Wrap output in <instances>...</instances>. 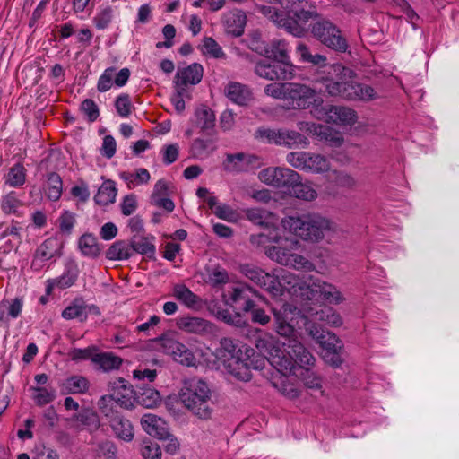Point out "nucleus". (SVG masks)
Returning a JSON list of instances; mask_svg holds the SVG:
<instances>
[{"mask_svg":"<svg viewBox=\"0 0 459 459\" xmlns=\"http://www.w3.org/2000/svg\"><path fill=\"white\" fill-rule=\"evenodd\" d=\"M275 331L285 337L286 342L271 333L260 332L255 345L269 363L284 377L296 375L297 365L300 368L313 367L315 358L305 346L294 338V321L300 311L295 306L285 303L280 309H273Z\"/></svg>","mask_w":459,"mask_h":459,"instance_id":"f257e3e1","label":"nucleus"},{"mask_svg":"<svg viewBox=\"0 0 459 459\" xmlns=\"http://www.w3.org/2000/svg\"><path fill=\"white\" fill-rule=\"evenodd\" d=\"M250 243L262 248L269 259L279 264L307 272L315 270L311 261L295 253L300 247V242L297 238L283 236L279 228L268 233L251 235Z\"/></svg>","mask_w":459,"mask_h":459,"instance_id":"f03ea898","label":"nucleus"},{"mask_svg":"<svg viewBox=\"0 0 459 459\" xmlns=\"http://www.w3.org/2000/svg\"><path fill=\"white\" fill-rule=\"evenodd\" d=\"M281 227L304 241L318 243L324 239L325 232H336L337 225L319 213H304L287 216L281 221Z\"/></svg>","mask_w":459,"mask_h":459,"instance_id":"7ed1b4c3","label":"nucleus"},{"mask_svg":"<svg viewBox=\"0 0 459 459\" xmlns=\"http://www.w3.org/2000/svg\"><path fill=\"white\" fill-rule=\"evenodd\" d=\"M179 399L184 406L195 417L207 420L212 418L213 409L212 391L206 382L193 377L184 382L179 392Z\"/></svg>","mask_w":459,"mask_h":459,"instance_id":"20e7f679","label":"nucleus"},{"mask_svg":"<svg viewBox=\"0 0 459 459\" xmlns=\"http://www.w3.org/2000/svg\"><path fill=\"white\" fill-rule=\"evenodd\" d=\"M311 34L327 48L345 53L349 44L341 30L332 22L325 19H317L311 26Z\"/></svg>","mask_w":459,"mask_h":459,"instance_id":"39448f33","label":"nucleus"},{"mask_svg":"<svg viewBox=\"0 0 459 459\" xmlns=\"http://www.w3.org/2000/svg\"><path fill=\"white\" fill-rule=\"evenodd\" d=\"M286 102L293 108H312L311 113L315 116L316 109L323 104V99L314 89L306 84L289 82Z\"/></svg>","mask_w":459,"mask_h":459,"instance_id":"423d86ee","label":"nucleus"},{"mask_svg":"<svg viewBox=\"0 0 459 459\" xmlns=\"http://www.w3.org/2000/svg\"><path fill=\"white\" fill-rule=\"evenodd\" d=\"M310 275L299 276L290 272L281 270V273L274 276L277 284H271L269 293L274 297L283 294L284 291L292 295H299L305 299L303 292H307L309 289L308 277Z\"/></svg>","mask_w":459,"mask_h":459,"instance_id":"0eeeda50","label":"nucleus"},{"mask_svg":"<svg viewBox=\"0 0 459 459\" xmlns=\"http://www.w3.org/2000/svg\"><path fill=\"white\" fill-rule=\"evenodd\" d=\"M336 78H326L324 80L325 91L332 97H340L350 100L352 96V82L355 73L345 66L336 65L333 66Z\"/></svg>","mask_w":459,"mask_h":459,"instance_id":"6e6552de","label":"nucleus"},{"mask_svg":"<svg viewBox=\"0 0 459 459\" xmlns=\"http://www.w3.org/2000/svg\"><path fill=\"white\" fill-rule=\"evenodd\" d=\"M286 160L291 167L307 172L323 173L330 169V162L325 156L308 152H289Z\"/></svg>","mask_w":459,"mask_h":459,"instance_id":"1a4fd4ad","label":"nucleus"},{"mask_svg":"<svg viewBox=\"0 0 459 459\" xmlns=\"http://www.w3.org/2000/svg\"><path fill=\"white\" fill-rule=\"evenodd\" d=\"M258 178L267 186L286 188L289 191L294 183L301 179V177L298 172L289 168L268 167L259 172Z\"/></svg>","mask_w":459,"mask_h":459,"instance_id":"9d476101","label":"nucleus"},{"mask_svg":"<svg viewBox=\"0 0 459 459\" xmlns=\"http://www.w3.org/2000/svg\"><path fill=\"white\" fill-rule=\"evenodd\" d=\"M308 284L309 289L307 292H303L306 299L311 300L319 297L323 300L333 305H339L345 299L336 286L319 278L309 276Z\"/></svg>","mask_w":459,"mask_h":459,"instance_id":"9b49d317","label":"nucleus"},{"mask_svg":"<svg viewBox=\"0 0 459 459\" xmlns=\"http://www.w3.org/2000/svg\"><path fill=\"white\" fill-rule=\"evenodd\" d=\"M256 9L278 27L283 28L289 33L296 37H302L304 35L301 25L298 24L293 14L287 10L282 8L281 11H279L274 7L267 5H257Z\"/></svg>","mask_w":459,"mask_h":459,"instance_id":"f8f14e48","label":"nucleus"},{"mask_svg":"<svg viewBox=\"0 0 459 459\" xmlns=\"http://www.w3.org/2000/svg\"><path fill=\"white\" fill-rule=\"evenodd\" d=\"M100 408L117 438L126 442H130L134 439V427L128 419L106 405H100Z\"/></svg>","mask_w":459,"mask_h":459,"instance_id":"ddd939ff","label":"nucleus"},{"mask_svg":"<svg viewBox=\"0 0 459 459\" xmlns=\"http://www.w3.org/2000/svg\"><path fill=\"white\" fill-rule=\"evenodd\" d=\"M62 247L63 243L56 237L45 239L34 253L31 268L37 272L42 270L47 262L61 255Z\"/></svg>","mask_w":459,"mask_h":459,"instance_id":"4468645a","label":"nucleus"},{"mask_svg":"<svg viewBox=\"0 0 459 459\" xmlns=\"http://www.w3.org/2000/svg\"><path fill=\"white\" fill-rule=\"evenodd\" d=\"M315 117L319 120L338 125H353L357 120L356 112L347 107L323 105L316 109Z\"/></svg>","mask_w":459,"mask_h":459,"instance_id":"2eb2a0df","label":"nucleus"},{"mask_svg":"<svg viewBox=\"0 0 459 459\" xmlns=\"http://www.w3.org/2000/svg\"><path fill=\"white\" fill-rule=\"evenodd\" d=\"M275 4L281 5V8L287 10L293 14L299 25L303 29V34L306 30V25L309 21H314L318 18V13L316 11L305 10V5L307 0H273Z\"/></svg>","mask_w":459,"mask_h":459,"instance_id":"dca6fc26","label":"nucleus"},{"mask_svg":"<svg viewBox=\"0 0 459 459\" xmlns=\"http://www.w3.org/2000/svg\"><path fill=\"white\" fill-rule=\"evenodd\" d=\"M255 73L259 77L271 81L288 80L293 77L294 69L291 66L280 65L277 62L270 63L263 60L255 65Z\"/></svg>","mask_w":459,"mask_h":459,"instance_id":"f3484780","label":"nucleus"},{"mask_svg":"<svg viewBox=\"0 0 459 459\" xmlns=\"http://www.w3.org/2000/svg\"><path fill=\"white\" fill-rule=\"evenodd\" d=\"M130 75L131 72L126 67L120 69L118 72H117V69L113 66L108 67L99 77L97 90L100 92H106L109 91L113 85L119 88L123 87L127 83Z\"/></svg>","mask_w":459,"mask_h":459,"instance_id":"a211bd4d","label":"nucleus"},{"mask_svg":"<svg viewBox=\"0 0 459 459\" xmlns=\"http://www.w3.org/2000/svg\"><path fill=\"white\" fill-rule=\"evenodd\" d=\"M176 325L185 333L201 336L212 334L216 330L214 324L199 316L179 317L177 319Z\"/></svg>","mask_w":459,"mask_h":459,"instance_id":"6ab92c4d","label":"nucleus"},{"mask_svg":"<svg viewBox=\"0 0 459 459\" xmlns=\"http://www.w3.org/2000/svg\"><path fill=\"white\" fill-rule=\"evenodd\" d=\"M110 394L103 396L100 399V403H104L107 399L113 400L116 403L126 409H130L134 406V394L130 386H127L126 381L119 378L110 385Z\"/></svg>","mask_w":459,"mask_h":459,"instance_id":"aec40b11","label":"nucleus"},{"mask_svg":"<svg viewBox=\"0 0 459 459\" xmlns=\"http://www.w3.org/2000/svg\"><path fill=\"white\" fill-rule=\"evenodd\" d=\"M79 276V268L74 261L65 264L63 273L54 279H48L46 285V292L50 294L53 290H65L73 286Z\"/></svg>","mask_w":459,"mask_h":459,"instance_id":"412c9836","label":"nucleus"},{"mask_svg":"<svg viewBox=\"0 0 459 459\" xmlns=\"http://www.w3.org/2000/svg\"><path fill=\"white\" fill-rule=\"evenodd\" d=\"M247 16L244 12L233 9L225 12L221 17V23L227 34L239 37L244 33Z\"/></svg>","mask_w":459,"mask_h":459,"instance_id":"4be33fe9","label":"nucleus"},{"mask_svg":"<svg viewBox=\"0 0 459 459\" xmlns=\"http://www.w3.org/2000/svg\"><path fill=\"white\" fill-rule=\"evenodd\" d=\"M248 221L255 225L264 227L270 232L279 228V218L273 212L262 208H248L245 210Z\"/></svg>","mask_w":459,"mask_h":459,"instance_id":"5701e85b","label":"nucleus"},{"mask_svg":"<svg viewBox=\"0 0 459 459\" xmlns=\"http://www.w3.org/2000/svg\"><path fill=\"white\" fill-rule=\"evenodd\" d=\"M204 74V68L198 63H193L187 67L179 69L175 76L174 87L186 89L187 85L198 84Z\"/></svg>","mask_w":459,"mask_h":459,"instance_id":"b1692460","label":"nucleus"},{"mask_svg":"<svg viewBox=\"0 0 459 459\" xmlns=\"http://www.w3.org/2000/svg\"><path fill=\"white\" fill-rule=\"evenodd\" d=\"M141 425L143 430L150 436L159 439H165L169 437V427L167 422L160 417L147 413L141 418Z\"/></svg>","mask_w":459,"mask_h":459,"instance_id":"393cba45","label":"nucleus"},{"mask_svg":"<svg viewBox=\"0 0 459 459\" xmlns=\"http://www.w3.org/2000/svg\"><path fill=\"white\" fill-rule=\"evenodd\" d=\"M239 271L245 277H247L257 286L264 288L268 292L269 287L272 283L277 284L273 274L265 273L264 270L257 266L247 264H242L240 265Z\"/></svg>","mask_w":459,"mask_h":459,"instance_id":"a878e982","label":"nucleus"},{"mask_svg":"<svg viewBox=\"0 0 459 459\" xmlns=\"http://www.w3.org/2000/svg\"><path fill=\"white\" fill-rule=\"evenodd\" d=\"M267 57L273 59L280 65H286L294 69L289 56L288 43L284 39H273L264 48Z\"/></svg>","mask_w":459,"mask_h":459,"instance_id":"bb28decb","label":"nucleus"},{"mask_svg":"<svg viewBox=\"0 0 459 459\" xmlns=\"http://www.w3.org/2000/svg\"><path fill=\"white\" fill-rule=\"evenodd\" d=\"M172 295L176 299L190 309L198 310L202 308L204 305L203 299L185 284H175L172 288Z\"/></svg>","mask_w":459,"mask_h":459,"instance_id":"cd10ccee","label":"nucleus"},{"mask_svg":"<svg viewBox=\"0 0 459 459\" xmlns=\"http://www.w3.org/2000/svg\"><path fill=\"white\" fill-rule=\"evenodd\" d=\"M225 93L229 100L240 106L247 105L253 97L248 86L237 82H230Z\"/></svg>","mask_w":459,"mask_h":459,"instance_id":"c85d7f7f","label":"nucleus"},{"mask_svg":"<svg viewBox=\"0 0 459 459\" xmlns=\"http://www.w3.org/2000/svg\"><path fill=\"white\" fill-rule=\"evenodd\" d=\"M278 139V145L287 148L297 146L307 147L308 145V140L306 136L297 131L286 128H280Z\"/></svg>","mask_w":459,"mask_h":459,"instance_id":"c756f323","label":"nucleus"},{"mask_svg":"<svg viewBox=\"0 0 459 459\" xmlns=\"http://www.w3.org/2000/svg\"><path fill=\"white\" fill-rule=\"evenodd\" d=\"M27 170L22 163L13 165L4 176V184L10 187H20L26 182Z\"/></svg>","mask_w":459,"mask_h":459,"instance_id":"7c9ffc66","label":"nucleus"},{"mask_svg":"<svg viewBox=\"0 0 459 459\" xmlns=\"http://www.w3.org/2000/svg\"><path fill=\"white\" fill-rule=\"evenodd\" d=\"M60 388L64 394H83L89 388V382L84 377L72 376L60 384Z\"/></svg>","mask_w":459,"mask_h":459,"instance_id":"2f4dec72","label":"nucleus"},{"mask_svg":"<svg viewBox=\"0 0 459 459\" xmlns=\"http://www.w3.org/2000/svg\"><path fill=\"white\" fill-rule=\"evenodd\" d=\"M23 307V299L15 298L3 301L0 304V321L6 322L10 318L15 319L21 316Z\"/></svg>","mask_w":459,"mask_h":459,"instance_id":"473e14b6","label":"nucleus"},{"mask_svg":"<svg viewBox=\"0 0 459 459\" xmlns=\"http://www.w3.org/2000/svg\"><path fill=\"white\" fill-rule=\"evenodd\" d=\"M120 178L126 184L129 189H133L138 186L147 184L151 179V175L146 169L139 168L134 172H121Z\"/></svg>","mask_w":459,"mask_h":459,"instance_id":"72a5a7b5","label":"nucleus"},{"mask_svg":"<svg viewBox=\"0 0 459 459\" xmlns=\"http://www.w3.org/2000/svg\"><path fill=\"white\" fill-rule=\"evenodd\" d=\"M117 194L114 181L107 180L99 187L94 201L100 205L106 206L115 202Z\"/></svg>","mask_w":459,"mask_h":459,"instance_id":"f704fd0d","label":"nucleus"},{"mask_svg":"<svg viewBox=\"0 0 459 459\" xmlns=\"http://www.w3.org/2000/svg\"><path fill=\"white\" fill-rule=\"evenodd\" d=\"M204 281L212 287H218L229 282L230 276L228 272L220 265L209 266L205 268Z\"/></svg>","mask_w":459,"mask_h":459,"instance_id":"c9c22d12","label":"nucleus"},{"mask_svg":"<svg viewBox=\"0 0 459 459\" xmlns=\"http://www.w3.org/2000/svg\"><path fill=\"white\" fill-rule=\"evenodd\" d=\"M255 351L247 345H240L238 351L233 358V361L239 367L246 369L258 368L257 361H255Z\"/></svg>","mask_w":459,"mask_h":459,"instance_id":"e433bc0d","label":"nucleus"},{"mask_svg":"<svg viewBox=\"0 0 459 459\" xmlns=\"http://www.w3.org/2000/svg\"><path fill=\"white\" fill-rule=\"evenodd\" d=\"M196 125L203 131L210 134L215 126V115L213 111L206 107L202 106L195 110Z\"/></svg>","mask_w":459,"mask_h":459,"instance_id":"4c0bfd02","label":"nucleus"},{"mask_svg":"<svg viewBox=\"0 0 459 459\" xmlns=\"http://www.w3.org/2000/svg\"><path fill=\"white\" fill-rule=\"evenodd\" d=\"M86 302L82 298H75L62 312V317L66 320L78 319L85 322Z\"/></svg>","mask_w":459,"mask_h":459,"instance_id":"58836bf2","label":"nucleus"},{"mask_svg":"<svg viewBox=\"0 0 459 459\" xmlns=\"http://www.w3.org/2000/svg\"><path fill=\"white\" fill-rule=\"evenodd\" d=\"M132 255V247L123 240L114 242L106 251V257L109 260H126Z\"/></svg>","mask_w":459,"mask_h":459,"instance_id":"ea45409f","label":"nucleus"},{"mask_svg":"<svg viewBox=\"0 0 459 459\" xmlns=\"http://www.w3.org/2000/svg\"><path fill=\"white\" fill-rule=\"evenodd\" d=\"M82 254L89 257H97L100 254V247L96 237L92 234H83L78 241Z\"/></svg>","mask_w":459,"mask_h":459,"instance_id":"a19ab883","label":"nucleus"},{"mask_svg":"<svg viewBox=\"0 0 459 459\" xmlns=\"http://www.w3.org/2000/svg\"><path fill=\"white\" fill-rule=\"evenodd\" d=\"M290 195L304 201H313L317 197L316 191L308 183H302L301 179L294 183L289 190Z\"/></svg>","mask_w":459,"mask_h":459,"instance_id":"79ce46f5","label":"nucleus"},{"mask_svg":"<svg viewBox=\"0 0 459 459\" xmlns=\"http://www.w3.org/2000/svg\"><path fill=\"white\" fill-rule=\"evenodd\" d=\"M92 361L104 371L117 369L122 365V359L109 352L96 354Z\"/></svg>","mask_w":459,"mask_h":459,"instance_id":"37998d69","label":"nucleus"},{"mask_svg":"<svg viewBox=\"0 0 459 459\" xmlns=\"http://www.w3.org/2000/svg\"><path fill=\"white\" fill-rule=\"evenodd\" d=\"M62 191L63 181L61 177L56 172L49 173L45 187V192L48 199L57 201L62 195Z\"/></svg>","mask_w":459,"mask_h":459,"instance_id":"c03bdc74","label":"nucleus"},{"mask_svg":"<svg viewBox=\"0 0 459 459\" xmlns=\"http://www.w3.org/2000/svg\"><path fill=\"white\" fill-rule=\"evenodd\" d=\"M130 246L134 253H139L148 257L153 256L155 253V246L152 239L147 237L134 236L130 242Z\"/></svg>","mask_w":459,"mask_h":459,"instance_id":"a18cd8bd","label":"nucleus"},{"mask_svg":"<svg viewBox=\"0 0 459 459\" xmlns=\"http://www.w3.org/2000/svg\"><path fill=\"white\" fill-rule=\"evenodd\" d=\"M352 96L350 100L370 101L377 98V94L373 87L368 84L352 82Z\"/></svg>","mask_w":459,"mask_h":459,"instance_id":"49530a36","label":"nucleus"},{"mask_svg":"<svg viewBox=\"0 0 459 459\" xmlns=\"http://www.w3.org/2000/svg\"><path fill=\"white\" fill-rule=\"evenodd\" d=\"M22 205L23 203L15 191L4 195L0 204L1 210L4 214H16Z\"/></svg>","mask_w":459,"mask_h":459,"instance_id":"de8ad7c7","label":"nucleus"},{"mask_svg":"<svg viewBox=\"0 0 459 459\" xmlns=\"http://www.w3.org/2000/svg\"><path fill=\"white\" fill-rule=\"evenodd\" d=\"M203 55L215 59L225 58L226 55L221 47L212 37H205L199 47Z\"/></svg>","mask_w":459,"mask_h":459,"instance_id":"09e8293b","label":"nucleus"},{"mask_svg":"<svg viewBox=\"0 0 459 459\" xmlns=\"http://www.w3.org/2000/svg\"><path fill=\"white\" fill-rule=\"evenodd\" d=\"M160 345L162 351L171 355L175 360L176 357H179L183 353V350L186 348L185 344L169 336L161 337L160 339Z\"/></svg>","mask_w":459,"mask_h":459,"instance_id":"8fccbe9b","label":"nucleus"},{"mask_svg":"<svg viewBox=\"0 0 459 459\" xmlns=\"http://www.w3.org/2000/svg\"><path fill=\"white\" fill-rule=\"evenodd\" d=\"M223 168L229 172H244L247 171L245 165V153L238 152L236 154H227L223 162Z\"/></svg>","mask_w":459,"mask_h":459,"instance_id":"3c124183","label":"nucleus"},{"mask_svg":"<svg viewBox=\"0 0 459 459\" xmlns=\"http://www.w3.org/2000/svg\"><path fill=\"white\" fill-rule=\"evenodd\" d=\"M318 343L323 348V351H341L342 343L335 334L329 332L323 333L320 335H314Z\"/></svg>","mask_w":459,"mask_h":459,"instance_id":"603ef678","label":"nucleus"},{"mask_svg":"<svg viewBox=\"0 0 459 459\" xmlns=\"http://www.w3.org/2000/svg\"><path fill=\"white\" fill-rule=\"evenodd\" d=\"M33 392V400L39 406H44L50 403L56 399V392L54 389L46 387H31Z\"/></svg>","mask_w":459,"mask_h":459,"instance_id":"864d4df0","label":"nucleus"},{"mask_svg":"<svg viewBox=\"0 0 459 459\" xmlns=\"http://www.w3.org/2000/svg\"><path fill=\"white\" fill-rule=\"evenodd\" d=\"M280 129L259 127L255 132V138L261 143L278 145Z\"/></svg>","mask_w":459,"mask_h":459,"instance_id":"5fc2aeb1","label":"nucleus"},{"mask_svg":"<svg viewBox=\"0 0 459 459\" xmlns=\"http://www.w3.org/2000/svg\"><path fill=\"white\" fill-rule=\"evenodd\" d=\"M72 420L78 422V427L83 426L90 430H95L100 426L97 415L91 411H82L75 414Z\"/></svg>","mask_w":459,"mask_h":459,"instance_id":"6e6d98bb","label":"nucleus"},{"mask_svg":"<svg viewBox=\"0 0 459 459\" xmlns=\"http://www.w3.org/2000/svg\"><path fill=\"white\" fill-rule=\"evenodd\" d=\"M317 319L330 326H340L342 324L341 316L332 307H325L316 313Z\"/></svg>","mask_w":459,"mask_h":459,"instance_id":"4d7b16f0","label":"nucleus"},{"mask_svg":"<svg viewBox=\"0 0 459 459\" xmlns=\"http://www.w3.org/2000/svg\"><path fill=\"white\" fill-rule=\"evenodd\" d=\"M113 8L106 6L96 13L92 22L98 30H105L111 23L113 19Z\"/></svg>","mask_w":459,"mask_h":459,"instance_id":"13d9d810","label":"nucleus"},{"mask_svg":"<svg viewBox=\"0 0 459 459\" xmlns=\"http://www.w3.org/2000/svg\"><path fill=\"white\" fill-rule=\"evenodd\" d=\"M141 455L144 459H161V449L157 443L146 439L143 441Z\"/></svg>","mask_w":459,"mask_h":459,"instance_id":"bf43d9fd","label":"nucleus"},{"mask_svg":"<svg viewBox=\"0 0 459 459\" xmlns=\"http://www.w3.org/2000/svg\"><path fill=\"white\" fill-rule=\"evenodd\" d=\"M289 82H273L265 86L264 93L274 99H281L286 101Z\"/></svg>","mask_w":459,"mask_h":459,"instance_id":"052dcab7","label":"nucleus"},{"mask_svg":"<svg viewBox=\"0 0 459 459\" xmlns=\"http://www.w3.org/2000/svg\"><path fill=\"white\" fill-rule=\"evenodd\" d=\"M117 114L122 117H127L132 112L133 105L130 97L126 93L118 95L115 101Z\"/></svg>","mask_w":459,"mask_h":459,"instance_id":"680f3d73","label":"nucleus"},{"mask_svg":"<svg viewBox=\"0 0 459 459\" xmlns=\"http://www.w3.org/2000/svg\"><path fill=\"white\" fill-rule=\"evenodd\" d=\"M160 400V393L154 389H146L138 395V402L146 408L157 405Z\"/></svg>","mask_w":459,"mask_h":459,"instance_id":"e2e57ef3","label":"nucleus"},{"mask_svg":"<svg viewBox=\"0 0 459 459\" xmlns=\"http://www.w3.org/2000/svg\"><path fill=\"white\" fill-rule=\"evenodd\" d=\"M59 229L62 233L69 235L75 224V215L74 213L65 211L59 217Z\"/></svg>","mask_w":459,"mask_h":459,"instance_id":"0e129e2a","label":"nucleus"},{"mask_svg":"<svg viewBox=\"0 0 459 459\" xmlns=\"http://www.w3.org/2000/svg\"><path fill=\"white\" fill-rule=\"evenodd\" d=\"M81 110L84 113L90 122H94L100 116V110L97 104L91 99H86L82 102Z\"/></svg>","mask_w":459,"mask_h":459,"instance_id":"69168bd1","label":"nucleus"},{"mask_svg":"<svg viewBox=\"0 0 459 459\" xmlns=\"http://www.w3.org/2000/svg\"><path fill=\"white\" fill-rule=\"evenodd\" d=\"M213 213L221 220L227 221H236L238 218L237 212L226 204H221L215 208Z\"/></svg>","mask_w":459,"mask_h":459,"instance_id":"338daca9","label":"nucleus"},{"mask_svg":"<svg viewBox=\"0 0 459 459\" xmlns=\"http://www.w3.org/2000/svg\"><path fill=\"white\" fill-rule=\"evenodd\" d=\"M98 455L104 459H116L117 446L109 440H105L98 445Z\"/></svg>","mask_w":459,"mask_h":459,"instance_id":"774afa93","label":"nucleus"}]
</instances>
